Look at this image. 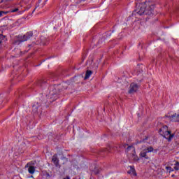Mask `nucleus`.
Segmentation results:
<instances>
[{
    "label": "nucleus",
    "instance_id": "3",
    "mask_svg": "<svg viewBox=\"0 0 179 179\" xmlns=\"http://www.w3.org/2000/svg\"><path fill=\"white\" fill-rule=\"evenodd\" d=\"M127 153L129 155V158L134 162H139V157L136 155L135 148L134 146H128L126 150Z\"/></svg>",
    "mask_w": 179,
    "mask_h": 179
},
{
    "label": "nucleus",
    "instance_id": "19",
    "mask_svg": "<svg viewBox=\"0 0 179 179\" xmlns=\"http://www.w3.org/2000/svg\"><path fill=\"white\" fill-rule=\"evenodd\" d=\"M63 179H71V178H69V176H66V178H64Z\"/></svg>",
    "mask_w": 179,
    "mask_h": 179
},
{
    "label": "nucleus",
    "instance_id": "22",
    "mask_svg": "<svg viewBox=\"0 0 179 179\" xmlns=\"http://www.w3.org/2000/svg\"><path fill=\"white\" fill-rule=\"evenodd\" d=\"M3 1H5V0H2V2H3Z\"/></svg>",
    "mask_w": 179,
    "mask_h": 179
},
{
    "label": "nucleus",
    "instance_id": "1",
    "mask_svg": "<svg viewBox=\"0 0 179 179\" xmlns=\"http://www.w3.org/2000/svg\"><path fill=\"white\" fill-rule=\"evenodd\" d=\"M154 9L155 4L152 2L146 1L145 3H137L135 12L139 16H142V15H152Z\"/></svg>",
    "mask_w": 179,
    "mask_h": 179
},
{
    "label": "nucleus",
    "instance_id": "5",
    "mask_svg": "<svg viewBox=\"0 0 179 179\" xmlns=\"http://www.w3.org/2000/svg\"><path fill=\"white\" fill-rule=\"evenodd\" d=\"M167 117L173 122H179V111L173 113V115L167 116Z\"/></svg>",
    "mask_w": 179,
    "mask_h": 179
},
{
    "label": "nucleus",
    "instance_id": "25",
    "mask_svg": "<svg viewBox=\"0 0 179 179\" xmlns=\"http://www.w3.org/2000/svg\"><path fill=\"white\" fill-rule=\"evenodd\" d=\"M47 1H48V0H46L45 2H47Z\"/></svg>",
    "mask_w": 179,
    "mask_h": 179
},
{
    "label": "nucleus",
    "instance_id": "21",
    "mask_svg": "<svg viewBox=\"0 0 179 179\" xmlns=\"http://www.w3.org/2000/svg\"><path fill=\"white\" fill-rule=\"evenodd\" d=\"M6 1H12V0H6Z\"/></svg>",
    "mask_w": 179,
    "mask_h": 179
},
{
    "label": "nucleus",
    "instance_id": "17",
    "mask_svg": "<svg viewBox=\"0 0 179 179\" xmlns=\"http://www.w3.org/2000/svg\"><path fill=\"white\" fill-rule=\"evenodd\" d=\"M45 177L46 178H51V176L50 175V173H46V174L45 175Z\"/></svg>",
    "mask_w": 179,
    "mask_h": 179
},
{
    "label": "nucleus",
    "instance_id": "16",
    "mask_svg": "<svg viewBox=\"0 0 179 179\" xmlns=\"http://www.w3.org/2000/svg\"><path fill=\"white\" fill-rule=\"evenodd\" d=\"M32 107H33L34 112L37 113V108L36 107V106L34 105Z\"/></svg>",
    "mask_w": 179,
    "mask_h": 179
},
{
    "label": "nucleus",
    "instance_id": "20",
    "mask_svg": "<svg viewBox=\"0 0 179 179\" xmlns=\"http://www.w3.org/2000/svg\"><path fill=\"white\" fill-rule=\"evenodd\" d=\"M52 95H54V94H52V93H50V96H52Z\"/></svg>",
    "mask_w": 179,
    "mask_h": 179
},
{
    "label": "nucleus",
    "instance_id": "9",
    "mask_svg": "<svg viewBox=\"0 0 179 179\" xmlns=\"http://www.w3.org/2000/svg\"><path fill=\"white\" fill-rule=\"evenodd\" d=\"M16 12H17V15H22V13H23V11H20V9L19 8H11L8 11V13H15Z\"/></svg>",
    "mask_w": 179,
    "mask_h": 179
},
{
    "label": "nucleus",
    "instance_id": "14",
    "mask_svg": "<svg viewBox=\"0 0 179 179\" xmlns=\"http://www.w3.org/2000/svg\"><path fill=\"white\" fill-rule=\"evenodd\" d=\"M3 41H5V36L1 35L0 36V44H2V43H3Z\"/></svg>",
    "mask_w": 179,
    "mask_h": 179
},
{
    "label": "nucleus",
    "instance_id": "26",
    "mask_svg": "<svg viewBox=\"0 0 179 179\" xmlns=\"http://www.w3.org/2000/svg\"><path fill=\"white\" fill-rule=\"evenodd\" d=\"M137 1H141V0H137Z\"/></svg>",
    "mask_w": 179,
    "mask_h": 179
},
{
    "label": "nucleus",
    "instance_id": "13",
    "mask_svg": "<svg viewBox=\"0 0 179 179\" xmlns=\"http://www.w3.org/2000/svg\"><path fill=\"white\" fill-rule=\"evenodd\" d=\"M166 171H168V173H171V171H173V168H171L170 166H166Z\"/></svg>",
    "mask_w": 179,
    "mask_h": 179
},
{
    "label": "nucleus",
    "instance_id": "7",
    "mask_svg": "<svg viewBox=\"0 0 179 179\" xmlns=\"http://www.w3.org/2000/svg\"><path fill=\"white\" fill-rule=\"evenodd\" d=\"M139 89V86L138 84L131 83L130 85V90H129V93H135Z\"/></svg>",
    "mask_w": 179,
    "mask_h": 179
},
{
    "label": "nucleus",
    "instance_id": "10",
    "mask_svg": "<svg viewBox=\"0 0 179 179\" xmlns=\"http://www.w3.org/2000/svg\"><path fill=\"white\" fill-rule=\"evenodd\" d=\"M130 170L127 172L128 174H131V176H136V171H135V167L129 166Z\"/></svg>",
    "mask_w": 179,
    "mask_h": 179
},
{
    "label": "nucleus",
    "instance_id": "6",
    "mask_svg": "<svg viewBox=\"0 0 179 179\" xmlns=\"http://www.w3.org/2000/svg\"><path fill=\"white\" fill-rule=\"evenodd\" d=\"M151 152H153V147H149L147 149H144L141 153L140 156L141 157H146L147 153H151Z\"/></svg>",
    "mask_w": 179,
    "mask_h": 179
},
{
    "label": "nucleus",
    "instance_id": "4",
    "mask_svg": "<svg viewBox=\"0 0 179 179\" xmlns=\"http://www.w3.org/2000/svg\"><path fill=\"white\" fill-rule=\"evenodd\" d=\"M33 37V32L29 31L26 34L20 36V43H23L24 41H27V40H30Z\"/></svg>",
    "mask_w": 179,
    "mask_h": 179
},
{
    "label": "nucleus",
    "instance_id": "2",
    "mask_svg": "<svg viewBox=\"0 0 179 179\" xmlns=\"http://www.w3.org/2000/svg\"><path fill=\"white\" fill-rule=\"evenodd\" d=\"M159 134L162 135V136H164L165 139H167L169 141H171L173 139V137L174 136L170 131L168 130L167 126L162 127L159 131Z\"/></svg>",
    "mask_w": 179,
    "mask_h": 179
},
{
    "label": "nucleus",
    "instance_id": "18",
    "mask_svg": "<svg viewBox=\"0 0 179 179\" xmlns=\"http://www.w3.org/2000/svg\"><path fill=\"white\" fill-rule=\"evenodd\" d=\"M3 13L6 15V12L0 11V17L2 16V15H3Z\"/></svg>",
    "mask_w": 179,
    "mask_h": 179
},
{
    "label": "nucleus",
    "instance_id": "8",
    "mask_svg": "<svg viewBox=\"0 0 179 179\" xmlns=\"http://www.w3.org/2000/svg\"><path fill=\"white\" fill-rule=\"evenodd\" d=\"M52 163H54V164L56 166V167H58V166H59V159H58L57 155H55L52 156Z\"/></svg>",
    "mask_w": 179,
    "mask_h": 179
},
{
    "label": "nucleus",
    "instance_id": "12",
    "mask_svg": "<svg viewBox=\"0 0 179 179\" xmlns=\"http://www.w3.org/2000/svg\"><path fill=\"white\" fill-rule=\"evenodd\" d=\"M28 171L30 174H34V172L36 171V168L33 166H30L28 169Z\"/></svg>",
    "mask_w": 179,
    "mask_h": 179
},
{
    "label": "nucleus",
    "instance_id": "24",
    "mask_svg": "<svg viewBox=\"0 0 179 179\" xmlns=\"http://www.w3.org/2000/svg\"><path fill=\"white\" fill-rule=\"evenodd\" d=\"M27 166H29V164H27Z\"/></svg>",
    "mask_w": 179,
    "mask_h": 179
},
{
    "label": "nucleus",
    "instance_id": "23",
    "mask_svg": "<svg viewBox=\"0 0 179 179\" xmlns=\"http://www.w3.org/2000/svg\"><path fill=\"white\" fill-rule=\"evenodd\" d=\"M146 159H149V157H146Z\"/></svg>",
    "mask_w": 179,
    "mask_h": 179
},
{
    "label": "nucleus",
    "instance_id": "15",
    "mask_svg": "<svg viewBox=\"0 0 179 179\" xmlns=\"http://www.w3.org/2000/svg\"><path fill=\"white\" fill-rule=\"evenodd\" d=\"M173 169H175V170H179V163L176 162L175 164V166H173Z\"/></svg>",
    "mask_w": 179,
    "mask_h": 179
},
{
    "label": "nucleus",
    "instance_id": "11",
    "mask_svg": "<svg viewBox=\"0 0 179 179\" xmlns=\"http://www.w3.org/2000/svg\"><path fill=\"white\" fill-rule=\"evenodd\" d=\"M92 73H93V72H92V71L87 70L85 73V76L84 78L85 80H86L87 79H89V78H90V76H92Z\"/></svg>",
    "mask_w": 179,
    "mask_h": 179
}]
</instances>
